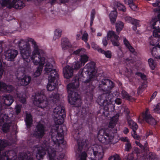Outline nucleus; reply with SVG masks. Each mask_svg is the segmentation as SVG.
<instances>
[{
  "instance_id": "obj_1",
  "label": "nucleus",
  "mask_w": 160,
  "mask_h": 160,
  "mask_svg": "<svg viewBox=\"0 0 160 160\" xmlns=\"http://www.w3.org/2000/svg\"><path fill=\"white\" fill-rule=\"evenodd\" d=\"M25 42L21 39L18 45L20 53L23 60L27 63L28 67H30V59L35 65L39 64L33 76L36 78L39 76L42 72L45 62V54L44 51L39 48L36 41L32 38L28 37Z\"/></svg>"
},
{
  "instance_id": "obj_2",
  "label": "nucleus",
  "mask_w": 160,
  "mask_h": 160,
  "mask_svg": "<svg viewBox=\"0 0 160 160\" xmlns=\"http://www.w3.org/2000/svg\"><path fill=\"white\" fill-rule=\"evenodd\" d=\"M63 128L56 127V128H51L49 133L51 137V141H43L41 147L37 149L36 157L38 160L43 158L47 151L49 159L54 160L56 153L61 151L65 148L66 142L64 140ZM49 141H50L49 140Z\"/></svg>"
},
{
  "instance_id": "obj_3",
  "label": "nucleus",
  "mask_w": 160,
  "mask_h": 160,
  "mask_svg": "<svg viewBox=\"0 0 160 160\" xmlns=\"http://www.w3.org/2000/svg\"><path fill=\"white\" fill-rule=\"evenodd\" d=\"M74 133L73 137L75 139L77 140V144L78 145V151L81 152L83 149L87 150L91 149L92 152L90 157L92 160H100L103 158V154L102 147L100 146L96 145L92 148H89V145L88 141L87 139L82 140L80 138V135L81 132L82 130V124H76L74 126Z\"/></svg>"
},
{
  "instance_id": "obj_4",
  "label": "nucleus",
  "mask_w": 160,
  "mask_h": 160,
  "mask_svg": "<svg viewBox=\"0 0 160 160\" xmlns=\"http://www.w3.org/2000/svg\"><path fill=\"white\" fill-rule=\"evenodd\" d=\"M104 92L98 97L97 101L98 104L102 108L100 110L99 113L102 115L108 117L110 112H113L115 110V106L112 103L114 100L113 96L111 94V91H102Z\"/></svg>"
},
{
  "instance_id": "obj_5",
  "label": "nucleus",
  "mask_w": 160,
  "mask_h": 160,
  "mask_svg": "<svg viewBox=\"0 0 160 160\" xmlns=\"http://www.w3.org/2000/svg\"><path fill=\"white\" fill-rule=\"evenodd\" d=\"M51 103L57 106L53 111V118L56 125H61L64 122V118L66 116L65 109L60 102L59 94L58 93L52 94L50 98Z\"/></svg>"
},
{
  "instance_id": "obj_6",
  "label": "nucleus",
  "mask_w": 160,
  "mask_h": 160,
  "mask_svg": "<svg viewBox=\"0 0 160 160\" xmlns=\"http://www.w3.org/2000/svg\"><path fill=\"white\" fill-rule=\"evenodd\" d=\"M44 73L48 75V82L47 86V90H55L58 86V80L59 78L58 72L53 65L48 62L45 65Z\"/></svg>"
},
{
  "instance_id": "obj_7",
  "label": "nucleus",
  "mask_w": 160,
  "mask_h": 160,
  "mask_svg": "<svg viewBox=\"0 0 160 160\" xmlns=\"http://www.w3.org/2000/svg\"><path fill=\"white\" fill-rule=\"evenodd\" d=\"M117 132L116 129L113 130L109 128L105 130L101 129L98 132L97 138L100 142L104 144H108L112 141L114 135Z\"/></svg>"
},
{
  "instance_id": "obj_8",
  "label": "nucleus",
  "mask_w": 160,
  "mask_h": 160,
  "mask_svg": "<svg viewBox=\"0 0 160 160\" xmlns=\"http://www.w3.org/2000/svg\"><path fill=\"white\" fill-rule=\"evenodd\" d=\"M0 5L1 9L7 8L9 9L14 8L20 9L23 8L25 5L22 0H12V2H9L7 0H0Z\"/></svg>"
},
{
  "instance_id": "obj_9",
  "label": "nucleus",
  "mask_w": 160,
  "mask_h": 160,
  "mask_svg": "<svg viewBox=\"0 0 160 160\" xmlns=\"http://www.w3.org/2000/svg\"><path fill=\"white\" fill-rule=\"evenodd\" d=\"M78 76L80 78H85L88 77L90 80L93 78L96 74L94 65L92 63H87L83 69L79 71Z\"/></svg>"
},
{
  "instance_id": "obj_10",
  "label": "nucleus",
  "mask_w": 160,
  "mask_h": 160,
  "mask_svg": "<svg viewBox=\"0 0 160 160\" xmlns=\"http://www.w3.org/2000/svg\"><path fill=\"white\" fill-rule=\"evenodd\" d=\"M36 92L32 97L33 99V103L38 107L44 108L47 106L46 96L45 95L43 91Z\"/></svg>"
},
{
  "instance_id": "obj_11",
  "label": "nucleus",
  "mask_w": 160,
  "mask_h": 160,
  "mask_svg": "<svg viewBox=\"0 0 160 160\" xmlns=\"http://www.w3.org/2000/svg\"><path fill=\"white\" fill-rule=\"evenodd\" d=\"M98 82L99 90H111L115 86L112 81L102 76L100 77Z\"/></svg>"
},
{
  "instance_id": "obj_12",
  "label": "nucleus",
  "mask_w": 160,
  "mask_h": 160,
  "mask_svg": "<svg viewBox=\"0 0 160 160\" xmlns=\"http://www.w3.org/2000/svg\"><path fill=\"white\" fill-rule=\"evenodd\" d=\"M159 14L157 16L153 17L150 22V24L154 29L153 32V36L156 37L160 36V17Z\"/></svg>"
},
{
  "instance_id": "obj_13",
  "label": "nucleus",
  "mask_w": 160,
  "mask_h": 160,
  "mask_svg": "<svg viewBox=\"0 0 160 160\" xmlns=\"http://www.w3.org/2000/svg\"><path fill=\"white\" fill-rule=\"evenodd\" d=\"M8 142L3 139H0V160H12L9 157L11 153L12 152L11 151H6L2 152L1 155V151L6 147L8 145Z\"/></svg>"
},
{
  "instance_id": "obj_14",
  "label": "nucleus",
  "mask_w": 160,
  "mask_h": 160,
  "mask_svg": "<svg viewBox=\"0 0 160 160\" xmlns=\"http://www.w3.org/2000/svg\"><path fill=\"white\" fill-rule=\"evenodd\" d=\"M74 91H67L68 93V100L71 105H76L77 103H80L81 97L78 92Z\"/></svg>"
},
{
  "instance_id": "obj_15",
  "label": "nucleus",
  "mask_w": 160,
  "mask_h": 160,
  "mask_svg": "<svg viewBox=\"0 0 160 160\" xmlns=\"http://www.w3.org/2000/svg\"><path fill=\"white\" fill-rule=\"evenodd\" d=\"M15 98L14 96H13L11 95H5L3 96L1 100L0 103L1 102L3 103V104H2V105H4V107L5 108V113L6 114V116L5 117H4L3 115H2V117H3L4 119V121L5 120L6 121L7 119H8V116L7 115L5 112L6 110V108L5 107L4 105L7 106H10L12 103L14 101V98Z\"/></svg>"
},
{
  "instance_id": "obj_16",
  "label": "nucleus",
  "mask_w": 160,
  "mask_h": 160,
  "mask_svg": "<svg viewBox=\"0 0 160 160\" xmlns=\"http://www.w3.org/2000/svg\"><path fill=\"white\" fill-rule=\"evenodd\" d=\"M45 127L40 123H38L36 125L35 131L33 133V136L37 138H42L45 135Z\"/></svg>"
},
{
  "instance_id": "obj_17",
  "label": "nucleus",
  "mask_w": 160,
  "mask_h": 160,
  "mask_svg": "<svg viewBox=\"0 0 160 160\" xmlns=\"http://www.w3.org/2000/svg\"><path fill=\"white\" fill-rule=\"evenodd\" d=\"M142 114L143 119L148 123L152 125H155L156 124L155 120L149 113V109L146 108L145 112H142Z\"/></svg>"
},
{
  "instance_id": "obj_18",
  "label": "nucleus",
  "mask_w": 160,
  "mask_h": 160,
  "mask_svg": "<svg viewBox=\"0 0 160 160\" xmlns=\"http://www.w3.org/2000/svg\"><path fill=\"white\" fill-rule=\"evenodd\" d=\"M18 54V51L14 49H9L7 50L5 54L6 59L8 61H13Z\"/></svg>"
},
{
  "instance_id": "obj_19",
  "label": "nucleus",
  "mask_w": 160,
  "mask_h": 160,
  "mask_svg": "<svg viewBox=\"0 0 160 160\" xmlns=\"http://www.w3.org/2000/svg\"><path fill=\"white\" fill-rule=\"evenodd\" d=\"M81 93H85L84 94V101L87 104H90L93 99V91H81Z\"/></svg>"
},
{
  "instance_id": "obj_20",
  "label": "nucleus",
  "mask_w": 160,
  "mask_h": 160,
  "mask_svg": "<svg viewBox=\"0 0 160 160\" xmlns=\"http://www.w3.org/2000/svg\"><path fill=\"white\" fill-rule=\"evenodd\" d=\"M135 75L140 77L142 80L143 81V82L139 87V90L145 89L147 87V81L146 76L143 73L141 72H136Z\"/></svg>"
},
{
  "instance_id": "obj_21",
  "label": "nucleus",
  "mask_w": 160,
  "mask_h": 160,
  "mask_svg": "<svg viewBox=\"0 0 160 160\" xmlns=\"http://www.w3.org/2000/svg\"><path fill=\"white\" fill-rule=\"evenodd\" d=\"M138 126L137 123L133 120H131V128L132 130V135L133 138L136 140H139L140 138L139 136L138 135L136 132L137 130Z\"/></svg>"
},
{
  "instance_id": "obj_22",
  "label": "nucleus",
  "mask_w": 160,
  "mask_h": 160,
  "mask_svg": "<svg viewBox=\"0 0 160 160\" xmlns=\"http://www.w3.org/2000/svg\"><path fill=\"white\" fill-rule=\"evenodd\" d=\"M63 73L64 77L67 79H69L73 75V71L71 67L68 65L63 68Z\"/></svg>"
},
{
  "instance_id": "obj_23",
  "label": "nucleus",
  "mask_w": 160,
  "mask_h": 160,
  "mask_svg": "<svg viewBox=\"0 0 160 160\" xmlns=\"http://www.w3.org/2000/svg\"><path fill=\"white\" fill-rule=\"evenodd\" d=\"M153 36L157 39H152L150 41V44L152 46H157V48H158L157 50L159 51L160 55L155 57L156 58L160 59V45L159 44V43H160V36L158 37H154V36Z\"/></svg>"
},
{
  "instance_id": "obj_24",
  "label": "nucleus",
  "mask_w": 160,
  "mask_h": 160,
  "mask_svg": "<svg viewBox=\"0 0 160 160\" xmlns=\"http://www.w3.org/2000/svg\"><path fill=\"white\" fill-rule=\"evenodd\" d=\"M61 46L63 50H65L72 48V46L69 40L66 38L61 39Z\"/></svg>"
},
{
  "instance_id": "obj_25",
  "label": "nucleus",
  "mask_w": 160,
  "mask_h": 160,
  "mask_svg": "<svg viewBox=\"0 0 160 160\" xmlns=\"http://www.w3.org/2000/svg\"><path fill=\"white\" fill-rule=\"evenodd\" d=\"M119 116V114L117 113L110 118L108 126L109 128L112 129L115 126Z\"/></svg>"
},
{
  "instance_id": "obj_26",
  "label": "nucleus",
  "mask_w": 160,
  "mask_h": 160,
  "mask_svg": "<svg viewBox=\"0 0 160 160\" xmlns=\"http://www.w3.org/2000/svg\"><path fill=\"white\" fill-rule=\"evenodd\" d=\"M5 91H7L8 92H12V91H13V92L16 93V94L14 95V97H17V98H19V100L20 102L22 104H25L26 103V99L25 98V96H23L21 95V94H19L18 93V91H5Z\"/></svg>"
},
{
  "instance_id": "obj_27",
  "label": "nucleus",
  "mask_w": 160,
  "mask_h": 160,
  "mask_svg": "<svg viewBox=\"0 0 160 160\" xmlns=\"http://www.w3.org/2000/svg\"><path fill=\"white\" fill-rule=\"evenodd\" d=\"M25 122L28 128H29L32 124V117L31 113H27L25 119Z\"/></svg>"
},
{
  "instance_id": "obj_28",
  "label": "nucleus",
  "mask_w": 160,
  "mask_h": 160,
  "mask_svg": "<svg viewBox=\"0 0 160 160\" xmlns=\"http://www.w3.org/2000/svg\"><path fill=\"white\" fill-rule=\"evenodd\" d=\"M138 53L135 52L134 48L131 45V63H133L137 62Z\"/></svg>"
},
{
  "instance_id": "obj_29",
  "label": "nucleus",
  "mask_w": 160,
  "mask_h": 160,
  "mask_svg": "<svg viewBox=\"0 0 160 160\" xmlns=\"http://www.w3.org/2000/svg\"><path fill=\"white\" fill-rule=\"evenodd\" d=\"M107 37L108 40H112L119 38V36L116 34L115 32L112 30H109L107 33Z\"/></svg>"
},
{
  "instance_id": "obj_30",
  "label": "nucleus",
  "mask_w": 160,
  "mask_h": 160,
  "mask_svg": "<svg viewBox=\"0 0 160 160\" xmlns=\"http://www.w3.org/2000/svg\"><path fill=\"white\" fill-rule=\"evenodd\" d=\"M5 108L4 107V105H2L1 103H0V123H2L4 122V119L3 117H2L3 115L4 117H5L6 114L5 113Z\"/></svg>"
},
{
  "instance_id": "obj_31",
  "label": "nucleus",
  "mask_w": 160,
  "mask_h": 160,
  "mask_svg": "<svg viewBox=\"0 0 160 160\" xmlns=\"http://www.w3.org/2000/svg\"><path fill=\"white\" fill-rule=\"evenodd\" d=\"M31 79L30 76L25 75L22 78L20 82L21 85L26 86L28 84Z\"/></svg>"
},
{
  "instance_id": "obj_32",
  "label": "nucleus",
  "mask_w": 160,
  "mask_h": 160,
  "mask_svg": "<svg viewBox=\"0 0 160 160\" xmlns=\"http://www.w3.org/2000/svg\"><path fill=\"white\" fill-rule=\"evenodd\" d=\"M14 90V87L12 85H7L2 81H0V90Z\"/></svg>"
},
{
  "instance_id": "obj_33",
  "label": "nucleus",
  "mask_w": 160,
  "mask_h": 160,
  "mask_svg": "<svg viewBox=\"0 0 160 160\" xmlns=\"http://www.w3.org/2000/svg\"><path fill=\"white\" fill-rule=\"evenodd\" d=\"M111 22L112 24H114L117 16V12L116 10L112 11L109 14Z\"/></svg>"
},
{
  "instance_id": "obj_34",
  "label": "nucleus",
  "mask_w": 160,
  "mask_h": 160,
  "mask_svg": "<svg viewBox=\"0 0 160 160\" xmlns=\"http://www.w3.org/2000/svg\"><path fill=\"white\" fill-rule=\"evenodd\" d=\"M79 86L78 80L76 79L74 82L68 84L67 85V90H70L71 89H77Z\"/></svg>"
},
{
  "instance_id": "obj_35",
  "label": "nucleus",
  "mask_w": 160,
  "mask_h": 160,
  "mask_svg": "<svg viewBox=\"0 0 160 160\" xmlns=\"http://www.w3.org/2000/svg\"><path fill=\"white\" fill-rule=\"evenodd\" d=\"M89 58V57L86 54L83 53L80 55L79 61L82 66H84L85 63L88 61Z\"/></svg>"
},
{
  "instance_id": "obj_36",
  "label": "nucleus",
  "mask_w": 160,
  "mask_h": 160,
  "mask_svg": "<svg viewBox=\"0 0 160 160\" xmlns=\"http://www.w3.org/2000/svg\"><path fill=\"white\" fill-rule=\"evenodd\" d=\"M130 22L133 25L132 27V28L134 31L136 30L137 27L140 26L139 23V21L138 20L135 19L131 17Z\"/></svg>"
},
{
  "instance_id": "obj_37",
  "label": "nucleus",
  "mask_w": 160,
  "mask_h": 160,
  "mask_svg": "<svg viewBox=\"0 0 160 160\" xmlns=\"http://www.w3.org/2000/svg\"><path fill=\"white\" fill-rule=\"evenodd\" d=\"M115 26L117 32L119 34L123 28L124 24L121 21H118L116 23Z\"/></svg>"
},
{
  "instance_id": "obj_38",
  "label": "nucleus",
  "mask_w": 160,
  "mask_h": 160,
  "mask_svg": "<svg viewBox=\"0 0 160 160\" xmlns=\"http://www.w3.org/2000/svg\"><path fill=\"white\" fill-rule=\"evenodd\" d=\"M120 140L122 141L127 142L125 145V151H129L130 150V142L128 139L126 137H122L120 138Z\"/></svg>"
},
{
  "instance_id": "obj_39",
  "label": "nucleus",
  "mask_w": 160,
  "mask_h": 160,
  "mask_svg": "<svg viewBox=\"0 0 160 160\" xmlns=\"http://www.w3.org/2000/svg\"><path fill=\"white\" fill-rule=\"evenodd\" d=\"M124 113L126 117L128 126H130V110L126 107L124 108Z\"/></svg>"
},
{
  "instance_id": "obj_40",
  "label": "nucleus",
  "mask_w": 160,
  "mask_h": 160,
  "mask_svg": "<svg viewBox=\"0 0 160 160\" xmlns=\"http://www.w3.org/2000/svg\"><path fill=\"white\" fill-rule=\"evenodd\" d=\"M98 52L102 54H104L107 58H111L112 57V52L110 51L107 50L105 51L100 48L98 49Z\"/></svg>"
},
{
  "instance_id": "obj_41",
  "label": "nucleus",
  "mask_w": 160,
  "mask_h": 160,
  "mask_svg": "<svg viewBox=\"0 0 160 160\" xmlns=\"http://www.w3.org/2000/svg\"><path fill=\"white\" fill-rule=\"evenodd\" d=\"M88 109V108H82L81 110V114L84 118H86L87 116L90 117L91 116V112L87 111Z\"/></svg>"
},
{
  "instance_id": "obj_42",
  "label": "nucleus",
  "mask_w": 160,
  "mask_h": 160,
  "mask_svg": "<svg viewBox=\"0 0 160 160\" xmlns=\"http://www.w3.org/2000/svg\"><path fill=\"white\" fill-rule=\"evenodd\" d=\"M82 65L79 61L74 62L72 64L71 68L73 70H78L82 66Z\"/></svg>"
},
{
  "instance_id": "obj_43",
  "label": "nucleus",
  "mask_w": 160,
  "mask_h": 160,
  "mask_svg": "<svg viewBox=\"0 0 160 160\" xmlns=\"http://www.w3.org/2000/svg\"><path fill=\"white\" fill-rule=\"evenodd\" d=\"M19 160H34L31 156H28L26 154H21L19 158Z\"/></svg>"
},
{
  "instance_id": "obj_44",
  "label": "nucleus",
  "mask_w": 160,
  "mask_h": 160,
  "mask_svg": "<svg viewBox=\"0 0 160 160\" xmlns=\"http://www.w3.org/2000/svg\"><path fill=\"white\" fill-rule=\"evenodd\" d=\"M62 30L59 29H56L54 31L53 39L56 40L57 39L59 38L62 34Z\"/></svg>"
},
{
  "instance_id": "obj_45",
  "label": "nucleus",
  "mask_w": 160,
  "mask_h": 160,
  "mask_svg": "<svg viewBox=\"0 0 160 160\" xmlns=\"http://www.w3.org/2000/svg\"><path fill=\"white\" fill-rule=\"evenodd\" d=\"M148 64L149 66L152 70H154L156 66V62L152 58H150L148 60Z\"/></svg>"
},
{
  "instance_id": "obj_46",
  "label": "nucleus",
  "mask_w": 160,
  "mask_h": 160,
  "mask_svg": "<svg viewBox=\"0 0 160 160\" xmlns=\"http://www.w3.org/2000/svg\"><path fill=\"white\" fill-rule=\"evenodd\" d=\"M85 52V49L83 48H81L74 51L72 53L74 55H78L79 56L80 55H81V54H83V53H84Z\"/></svg>"
},
{
  "instance_id": "obj_47",
  "label": "nucleus",
  "mask_w": 160,
  "mask_h": 160,
  "mask_svg": "<svg viewBox=\"0 0 160 160\" xmlns=\"http://www.w3.org/2000/svg\"><path fill=\"white\" fill-rule=\"evenodd\" d=\"M158 158L156 154L152 152H150L147 158V160H158Z\"/></svg>"
},
{
  "instance_id": "obj_48",
  "label": "nucleus",
  "mask_w": 160,
  "mask_h": 160,
  "mask_svg": "<svg viewBox=\"0 0 160 160\" xmlns=\"http://www.w3.org/2000/svg\"><path fill=\"white\" fill-rule=\"evenodd\" d=\"M116 4L117 8L119 10L122 11L123 12L126 11V8L125 6L120 2H116Z\"/></svg>"
},
{
  "instance_id": "obj_49",
  "label": "nucleus",
  "mask_w": 160,
  "mask_h": 160,
  "mask_svg": "<svg viewBox=\"0 0 160 160\" xmlns=\"http://www.w3.org/2000/svg\"><path fill=\"white\" fill-rule=\"evenodd\" d=\"M95 14L96 12L95 10L94 9H92L91 12L90 16V25L91 26L93 24V21L95 18Z\"/></svg>"
},
{
  "instance_id": "obj_50",
  "label": "nucleus",
  "mask_w": 160,
  "mask_h": 160,
  "mask_svg": "<svg viewBox=\"0 0 160 160\" xmlns=\"http://www.w3.org/2000/svg\"><path fill=\"white\" fill-rule=\"evenodd\" d=\"M10 126L8 123H5L3 124L2 127V130L3 132L7 133L9 132Z\"/></svg>"
},
{
  "instance_id": "obj_51",
  "label": "nucleus",
  "mask_w": 160,
  "mask_h": 160,
  "mask_svg": "<svg viewBox=\"0 0 160 160\" xmlns=\"http://www.w3.org/2000/svg\"><path fill=\"white\" fill-rule=\"evenodd\" d=\"M131 9L134 11H137L138 10V7L133 2V0H131Z\"/></svg>"
},
{
  "instance_id": "obj_52",
  "label": "nucleus",
  "mask_w": 160,
  "mask_h": 160,
  "mask_svg": "<svg viewBox=\"0 0 160 160\" xmlns=\"http://www.w3.org/2000/svg\"><path fill=\"white\" fill-rule=\"evenodd\" d=\"M80 159L79 160H86L87 157V153L85 152H83L80 155H79Z\"/></svg>"
},
{
  "instance_id": "obj_53",
  "label": "nucleus",
  "mask_w": 160,
  "mask_h": 160,
  "mask_svg": "<svg viewBox=\"0 0 160 160\" xmlns=\"http://www.w3.org/2000/svg\"><path fill=\"white\" fill-rule=\"evenodd\" d=\"M119 38H118L116 39H114L112 40L111 41L112 42V44L114 46H118L119 45V42H118Z\"/></svg>"
},
{
  "instance_id": "obj_54",
  "label": "nucleus",
  "mask_w": 160,
  "mask_h": 160,
  "mask_svg": "<svg viewBox=\"0 0 160 160\" xmlns=\"http://www.w3.org/2000/svg\"><path fill=\"white\" fill-rule=\"evenodd\" d=\"M88 35L87 33L86 32H84L83 34L82 37V39L85 42H87L88 40Z\"/></svg>"
},
{
  "instance_id": "obj_55",
  "label": "nucleus",
  "mask_w": 160,
  "mask_h": 160,
  "mask_svg": "<svg viewBox=\"0 0 160 160\" xmlns=\"http://www.w3.org/2000/svg\"><path fill=\"white\" fill-rule=\"evenodd\" d=\"M153 110L155 113L160 114V103L157 104Z\"/></svg>"
},
{
  "instance_id": "obj_56",
  "label": "nucleus",
  "mask_w": 160,
  "mask_h": 160,
  "mask_svg": "<svg viewBox=\"0 0 160 160\" xmlns=\"http://www.w3.org/2000/svg\"><path fill=\"white\" fill-rule=\"evenodd\" d=\"M15 109L16 113L18 115L21 112V107L19 105H17L15 106Z\"/></svg>"
},
{
  "instance_id": "obj_57",
  "label": "nucleus",
  "mask_w": 160,
  "mask_h": 160,
  "mask_svg": "<svg viewBox=\"0 0 160 160\" xmlns=\"http://www.w3.org/2000/svg\"><path fill=\"white\" fill-rule=\"evenodd\" d=\"M135 150L136 151L135 153L134 152L135 154V156L133 154V152L132 154V156H131V160H138V159H137V157H136L137 156L136 153L138 151V149L137 148H136L135 149Z\"/></svg>"
},
{
  "instance_id": "obj_58",
  "label": "nucleus",
  "mask_w": 160,
  "mask_h": 160,
  "mask_svg": "<svg viewBox=\"0 0 160 160\" xmlns=\"http://www.w3.org/2000/svg\"><path fill=\"white\" fill-rule=\"evenodd\" d=\"M123 43L126 47L130 51V43L129 42L126 38H125L123 40Z\"/></svg>"
},
{
  "instance_id": "obj_59",
  "label": "nucleus",
  "mask_w": 160,
  "mask_h": 160,
  "mask_svg": "<svg viewBox=\"0 0 160 160\" xmlns=\"http://www.w3.org/2000/svg\"><path fill=\"white\" fill-rule=\"evenodd\" d=\"M107 39H108L106 37L103 38L102 39V43L103 45L105 47H106L108 44Z\"/></svg>"
},
{
  "instance_id": "obj_60",
  "label": "nucleus",
  "mask_w": 160,
  "mask_h": 160,
  "mask_svg": "<svg viewBox=\"0 0 160 160\" xmlns=\"http://www.w3.org/2000/svg\"><path fill=\"white\" fill-rule=\"evenodd\" d=\"M65 154L63 153H60L59 154V156L57 158V160H64V159L65 157Z\"/></svg>"
},
{
  "instance_id": "obj_61",
  "label": "nucleus",
  "mask_w": 160,
  "mask_h": 160,
  "mask_svg": "<svg viewBox=\"0 0 160 160\" xmlns=\"http://www.w3.org/2000/svg\"><path fill=\"white\" fill-rule=\"evenodd\" d=\"M118 157V155L116 154L108 158V160H116Z\"/></svg>"
},
{
  "instance_id": "obj_62",
  "label": "nucleus",
  "mask_w": 160,
  "mask_h": 160,
  "mask_svg": "<svg viewBox=\"0 0 160 160\" xmlns=\"http://www.w3.org/2000/svg\"><path fill=\"white\" fill-rule=\"evenodd\" d=\"M125 74L127 76V77L128 78L129 81H130V80L129 78V74H130L129 68H126V70L125 71Z\"/></svg>"
},
{
  "instance_id": "obj_63",
  "label": "nucleus",
  "mask_w": 160,
  "mask_h": 160,
  "mask_svg": "<svg viewBox=\"0 0 160 160\" xmlns=\"http://www.w3.org/2000/svg\"><path fill=\"white\" fill-rule=\"evenodd\" d=\"M114 101L115 103L118 105L120 104L122 102V100L120 98H116L114 100Z\"/></svg>"
},
{
  "instance_id": "obj_64",
  "label": "nucleus",
  "mask_w": 160,
  "mask_h": 160,
  "mask_svg": "<svg viewBox=\"0 0 160 160\" xmlns=\"http://www.w3.org/2000/svg\"><path fill=\"white\" fill-rule=\"evenodd\" d=\"M123 160H130V153H127L124 156Z\"/></svg>"
}]
</instances>
